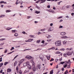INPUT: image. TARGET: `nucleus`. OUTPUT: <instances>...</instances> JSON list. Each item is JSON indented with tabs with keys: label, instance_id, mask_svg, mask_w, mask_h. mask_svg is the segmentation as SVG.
Returning <instances> with one entry per match:
<instances>
[{
	"label": "nucleus",
	"instance_id": "9",
	"mask_svg": "<svg viewBox=\"0 0 74 74\" xmlns=\"http://www.w3.org/2000/svg\"><path fill=\"white\" fill-rule=\"evenodd\" d=\"M60 34L62 36H64L66 35V32H62L60 33Z\"/></svg>",
	"mask_w": 74,
	"mask_h": 74
},
{
	"label": "nucleus",
	"instance_id": "52",
	"mask_svg": "<svg viewBox=\"0 0 74 74\" xmlns=\"http://www.w3.org/2000/svg\"><path fill=\"white\" fill-rule=\"evenodd\" d=\"M18 55H17L16 56L14 57V59H16V58H17V57H18Z\"/></svg>",
	"mask_w": 74,
	"mask_h": 74
},
{
	"label": "nucleus",
	"instance_id": "57",
	"mask_svg": "<svg viewBox=\"0 0 74 74\" xmlns=\"http://www.w3.org/2000/svg\"><path fill=\"white\" fill-rule=\"evenodd\" d=\"M40 1V0H39L36 2V3H38V2Z\"/></svg>",
	"mask_w": 74,
	"mask_h": 74
},
{
	"label": "nucleus",
	"instance_id": "64",
	"mask_svg": "<svg viewBox=\"0 0 74 74\" xmlns=\"http://www.w3.org/2000/svg\"><path fill=\"white\" fill-rule=\"evenodd\" d=\"M4 44V43H1V44L0 45H3Z\"/></svg>",
	"mask_w": 74,
	"mask_h": 74
},
{
	"label": "nucleus",
	"instance_id": "3",
	"mask_svg": "<svg viewBox=\"0 0 74 74\" xmlns=\"http://www.w3.org/2000/svg\"><path fill=\"white\" fill-rule=\"evenodd\" d=\"M70 38V37H69L66 36H62L61 37V38H62V39H66V40L68 39V38Z\"/></svg>",
	"mask_w": 74,
	"mask_h": 74
},
{
	"label": "nucleus",
	"instance_id": "16",
	"mask_svg": "<svg viewBox=\"0 0 74 74\" xmlns=\"http://www.w3.org/2000/svg\"><path fill=\"white\" fill-rule=\"evenodd\" d=\"M45 0H40V1H41V2L40 3V4L45 3Z\"/></svg>",
	"mask_w": 74,
	"mask_h": 74
},
{
	"label": "nucleus",
	"instance_id": "14",
	"mask_svg": "<svg viewBox=\"0 0 74 74\" xmlns=\"http://www.w3.org/2000/svg\"><path fill=\"white\" fill-rule=\"evenodd\" d=\"M46 36L47 37V38H50L52 37V36L51 35H47Z\"/></svg>",
	"mask_w": 74,
	"mask_h": 74
},
{
	"label": "nucleus",
	"instance_id": "6",
	"mask_svg": "<svg viewBox=\"0 0 74 74\" xmlns=\"http://www.w3.org/2000/svg\"><path fill=\"white\" fill-rule=\"evenodd\" d=\"M36 67L37 68H38L39 69H41V64L40 62H38V64L37 65Z\"/></svg>",
	"mask_w": 74,
	"mask_h": 74
},
{
	"label": "nucleus",
	"instance_id": "39",
	"mask_svg": "<svg viewBox=\"0 0 74 74\" xmlns=\"http://www.w3.org/2000/svg\"><path fill=\"white\" fill-rule=\"evenodd\" d=\"M67 63H69V64H70V63H71V62H70V60H69L68 62H67Z\"/></svg>",
	"mask_w": 74,
	"mask_h": 74
},
{
	"label": "nucleus",
	"instance_id": "2",
	"mask_svg": "<svg viewBox=\"0 0 74 74\" xmlns=\"http://www.w3.org/2000/svg\"><path fill=\"white\" fill-rule=\"evenodd\" d=\"M25 58L26 59H28V60H30V59L33 60L34 59V58H33V57H32V56H31L30 55L27 56L25 57Z\"/></svg>",
	"mask_w": 74,
	"mask_h": 74
},
{
	"label": "nucleus",
	"instance_id": "58",
	"mask_svg": "<svg viewBox=\"0 0 74 74\" xmlns=\"http://www.w3.org/2000/svg\"><path fill=\"white\" fill-rule=\"evenodd\" d=\"M63 18V16H61L60 17H58V19H60V18Z\"/></svg>",
	"mask_w": 74,
	"mask_h": 74
},
{
	"label": "nucleus",
	"instance_id": "60",
	"mask_svg": "<svg viewBox=\"0 0 74 74\" xmlns=\"http://www.w3.org/2000/svg\"><path fill=\"white\" fill-rule=\"evenodd\" d=\"M3 73V69H1L0 71V73Z\"/></svg>",
	"mask_w": 74,
	"mask_h": 74
},
{
	"label": "nucleus",
	"instance_id": "45",
	"mask_svg": "<svg viewBox=\"0 0 74 74\" xmlns=\"http://www.w3.org/2000/svg\"><path fill=\"white\" fill-rule=\"evenodd\" d=\"M64 57H67V55H66V54H64Z\"/></svg>",
	"mask_w": 74,
	"mask_h": 74
},
{
	"label": "nucleus",
	"instance_id": "19",
	"mask_svg": "<svg viewBox=\"0 0 74 74\" xmlns=\"http://www.w3.org/2000/svg\"><path fill=\"white\" fill-rule=\"evenodd\" d=\"M11 71V69H8L7 70V72L8 73H9V72H10Z\"/></svg>",
	"mask_w": 74,
	"mask_h": 74
},
{
	"label": "nucleus",
	"instance_id": "21",
	"mask_svg": "<svg viewBox=\"0 0 74 74\" xmlns=\"http://www.w3.org/2000/svg\"><path fill=\"white\" fill-rule=\"evenodd\" d=\"M29 37H31V38H33V37H34V35H29Z\"/></svg>",
	"mask_w": 74,
	"mask_h": 74
},
{
	"label": "nucleus",
	"instance_id": "62",
	"mask_svg": "<svg viewBox=\"0 0 74 74\" xmlns=\"http://www.w3.org/2000/svg\"><path fill=\"white\" fill-rule=\"evenodd\" d=\"M59 28L60 29V28H63V26H60L59 27Z\"/></svg>",
	"mask_w": 74,
	"mask_h": 74
},
{
	"label": "nucleus",
	"instance_id": "61",
	"mask_svg": "<svg viewBox=\"0 0 74 74\" xmlns=\"http://www.w3.org/2000/svg\"><path fill=\"white\" fill-rule=\"evenodd\" d=\"M3 63H1L0 64V66H3Z\"/></svg>",
	"mask_w": 74,
	"mask_h": 74
},
{
	"label": "nucleus",
	"instance_id": "30",
	"mask_svg": "<svg viewBox=\"0 0 74 74\" xmlns=\"http://www.w3.org/2000/svg\"><path fill=\"white\" fill-rule=\"evenodd\" d=\"M6 12H11V11L10 10H6Z\"/></svg>",
	"mask_w": 74,
	"mask_h": 74
},
{
	"label": "nucleus",
	"instance_id": "51",
	"mask_svg": "<svg viewBox=\"0 0 74 74\" xmlns=\"http://www.w3.org/2000/svg\"><path fill=\"white\" fill-rule=\"evenodd\" d=\"M5 53H7V50L6 49H5V50L4 51Z\"/></svg>",
	"mask_w": 74,
	"mask_h": 74
},
{
	"label": "nucleus",
	"instance_id": "56",
	"mask_svg": "<svg viewBox=\"0 0 74 74\" xmlns=\"http://www.w3.org/2000/svg\"><path fill=\"white\" fill-rule=\"evenodd\" d=\"M22 33H23L24 34H26V32H22Z\"/></svg>",
	"mask_w": 74,
	"mask_h": 74
},
{
	"label": "nucleus",
	"instance_id": "54",
	"mask_svg": "<svg viewBox=\"0 0 74 74\" xmlns=\"http://www.w3.org/2000/svg\"><path fill=\"white\" fill-rule=\"evenodd\" d=\"M64 63V62H61L60 64H63Z\"/></svg>",
	"mask_w": 74,
	"mask_h": 74
},
{
	"label": "nucleus",
	"instance_id": "8",
	"mask_svg": "<svg viewBox=\"0 0 74 74\" xmlns=\"http://www.w3.org/2000/svg\"><path fill=\"white\" fill-rule=\"evenodd\" d=\"M32 69L33 71H35L36 70V68L35 66V65H32Z\"/></svg>",
	"mask_w": 74,
	"mask_h": 74
},
{
	"label": "nucleus",
	"instance_id": "25",
	"mask_svg": "<svg viewBox=\"0 0 74 74\" xmlns=\"http://www.w3.org/2000/svg\"><path fill=\"white\" fill-rule=\"evenodd\" d=\"M51 27H50L49 29L48 30V32H51V31H52V29H51Z\"/></svg>",
	"mask_w": 74,
	"mask_h": 74
},
{
	"label": "nucleus",
	"instance_id": "33",
	"mask_svg": "<svg viewBox=\"0 0 74 74\" xmlns=\"http://www.w3.org/2000/svg\"><path fill=\"white\" fill-rule=\"evenodd\" d=\"M18 0H17L16 1L15 4H16V5H18Z\"/></svg>",
	"mask_w": 74,
	"mask_h": 74
},
{
	"label": "nucleus",
	"instance_id": "36",
	"mask_svg": "<svg viewBox=\"0 0 74 74\" xmlns=\"http://www.w3.org/2000/svg\"><path fill=\"white\" fill-rule=\"evenodd\" d=\"M51 41H52V39H48L47 40V42H51Z\"/></svg>",
	"mask_w": 74,
	"mask_h": 74
},
{
	"label": "nucleus",
	"instance_id": "40",
	"mask_svg": "<svg viewBox=\"0 0 74 74\" xmlns=\"http://www.w3.org/2000/svg\"><path fill=\"white\" fill-rule=\"evenodd\" d=\"M42 34V33H41V32H39L38 33H37V34H38V35H40V34Z\"/></svg>",
	"mask_w": 74,
	"mask_h": 74
},
{
	"label": "nucleus",
	"instance_id": "46",
	"mask_svg": "<svg viewBox=\"0 0 74 74\" xmlns=\"http://www.w3.org/2000/svg\"><path fill=\"white\" fill-rule=\"evenodd\" d=\"M65 8H66V6H64L62 7V9H63V10L64 9H65Z\"/></svg>",
	"mask_w": 74,
	"mask_h": 74
},
{
	"label": "nucleus",
	"instance_id": "50",
	"mask_svg": "<svg viewBox=\"0 0 74 74\" xmlns=\"http://www.w3.org/2000/svg\"><path fill=\"white\" fill-rule=\"evenodd\" d=\"M67 68H68V69L69 68H70V65H68L67 66Z\"/></svg>",
	"mask_w": 74,
	"mask_h": 74
},
{
	"label": "nucleus",
	"instance_id": "11",
	"mask_svg": "<svg viewBox=\"0 0 74 74\" xmlns=\"http://www.w3.org/2000/svg\"><path fill=\"white\" fill-rule=\"evenodd\" d=\"M27 67L29 69H31V68H32V66H31V65L29 64H28L27 65Z\"/></svg>",
	"mask_w": 74,
	"mask_h": 74
},
{
	"label": "nucleus",
	"instance_id": "49",
	"mask_svg": "<svg viewBox=\"0 0 74 74\" xmlns=\"http://www.w3.org/2000/svg\"><path fill=\"white\" fill-rule=\"evenodd\" d=\"M13 49H14V47H12L11 49H10V51H12Z\"/></svg>",
	"mask_w": 74,
	"mask_h": 74
},
{
	"label": "nucleus",
	"instance_id": "34",
	"mask_svg": "<svg viewBox=\"0 0 74 74\" xmlns=\"http://www.w3.org/2000/svg\"><path fill=\"white\" fill-rule=\"evenodd\" d=\"M55 53L56 54H60V53H61L59 52V51H58L57 52H56Z\"/></svg>",
	"mask_w": 74,
	"mask_h": 74
},
{
	"label": "nucleus",
	"instance_id": "48",
	"mask_svg": "<svg viewBox=\"0 0 74 74\" xmlns=\"http://www.w3.org/2000/svg\"><path fill=\"white\" fill-rule=\"evenodd\" d=\"M60 50H61V51H64L65 49L64 48H62V49H61Z\"/></svg>",
	"mask_w": 74,
	"mask_h": 74
},
{
	"label": "nucleus",
	"instance_id": "22",
	"mask_svg": "<svg viewBox=\"0 0 74 74\" xmlns=\"http://www.w3.org/2000/svg\"><path fill=\"white\" fill-rule=\"evenodd\" d=\"M12 29V28H10V27H8L6 29V30H10V29Z\"/></svg>",
	"mask_w": 74,
	"mask_h": 74
},
{
	"label": "nucleus",
	"instance_id": "7",
	"mask_svg": "<svg viewBox=\"0 0 74 74\" xmlns=\"http://www.w3.org/2000/svg\"><path fill=\"white\" fill-rule=\"evenodd\" d=\"M29 64V62L27 61L26 62V63H25L23 64V66H27V65Z\"/></svg>",
	"mask_w": 74,
	"mask_h": 74
},
{
	"label": "nucleus",
	"instance_id": "5",
	"mask_svg": "<svg viewBox=\"0 0 74 74\" xmlns=\"http://www.w3.org/2000/svg\"><path fill=\"white\" fill-rule=\"evenodd\" d=\"M39 58L42 60V61L44 60V56L42 54L40 55Z\"/></svg>",
	"mask_w": 74,
	"mask_h": 74
},
{
	"label": "nucleus",
	"instance_id": "31",
	"mask_svg": "<svg viewBox=\"0 0 74 74\" xmlns=\"http://www.w3.org/2000/svg\"><path fill=\"white\" fill-rule=\"evenodd\" d=\"M5 16V15H1L0 16V18H4Z\"/></svg>",
	"mask_w": 74,
	"mask_h": 74
},
{
	"label": "nucleus",
	"instance_id": "59",
	"mask_svg": "<svg viewBox=\"0 0 74 74\" xmlns=\"http://www.w3.org/2000/svg\"><path fill=\"white\" fill-rule=\"evenodd\" d=\"M38 23V21H34V23L35 24Z\"/></svg>",
	"mask_w": 74,
	"mask_h": 74
},
{
	"label": "nucleus",
	"instance_id": "41",
	"mask_svg": "<svg viewBox=\"0 0 74 74\" xmlns=\"http://www.w3.org/2000/svg\"><path fill=\"white\" fill-rule=\"evenodd\" d=\"M32 18L31 16H27V19H30V18Z\"/></svg>",
	"mask_w": 74,
	"mask_h": 74
},
{
	"label": "nucleus",
	"instance_id": "29",
	"mask_svg": "<svg viewBox=\"0 0 74 74\" xmlns=\"http://www.w3.org/2000/svg\"><path fill=\"white\" fill-rule=\"evenodd\" d=\"M5 38H1L0 39V41H3V40H5Z\"/></svg>",
	"mask_w": 74,
	"mask_h": 74
},
{
	"label": "nucleus",
	"instance_id": "13",
	"mask_svg": "<svg viewBox=\"0 0 74 74\" xmlns=\"http://www.w3.org/2000/svg\"><path fill=\"white\" fill-rule=\"evenodd\" d=\"M47 44L48 43H45L43 45H41L40 47H44L45 46V45H47Z\"/></svg>",
	"mask_w": 74,
	"mask_h": 74
},
{
	"label": "nucleus",
	"instance_id": "37",
	"mask_svg": "<svg viewBox=\"0 0 74 74\" xmlns=\"http://www.w3.org/2000/svg\"><path fill=\"white\" fill-rule=\"evenodd\" d=\"M70 7H71V6H70V5H68L66 6V8H70Z\"/></svg>",
	"mask_w": 74,
	"mask_h": 74
},
{
	"label": "nucleus",
	"instance_id": "20",
	"mask_svg": "<svg viewBox=\"0 0 74 74\" xmlns=\"http://www.w3.org/2000/svg\"><path fill=\"white\" fill-rule=\"evenodd\" d=\"M53 70H52L50 71V74H53Z\"/></svg>",
	"mask_w": 74,
	"mask_h": 74
},
{
	"label": "nucleus",
	"instance_id": "10",
	"mask_svg": "<svg viewBox=\"0 0 74 74\" xmlns=\"http://www.w3.org/2000/svg\"><path fill=\"white\" fill-rule=\"evenodd\" d=\"M66 55H67V56H69L70 55H72V53L71 52H68L67 53Z\"/></svg>",
	"mask_w": 74,
	"mask_h": 74
},
{
	"label": "nucleus",
	"instance_id": "26",
	"mask_svg": "<svg viewBox=\"0 0 74 74\" xmlns=\"http://www.w3.org/2000/svg\"><path fill=\"white\" fill-rule=\"evenodd\" d=\"M8 62H5L4 63V66H6V65H7V64H8Z\"/></svg>",
	"mask_w": 74,
	"mask_h": 74
},
{
	"label": "nucleus",
	"instance_id": "35",
	"mask_svg": "<svg viewBox=\"0 0 74 74\" xmlns=\"http://www.w3.org/2000/svg\"><path fill=\"white\" fill-rule=\"evenodd\" d=\"M18 36V34L17 33H16L14 34V36H15L16 37H17Z\"/></svg>",
	"mask_w": 74,
	"mask_h": 74
},
{
	"label": "nucleus",
	"instance_id": "63",
	"mask_svg": "<svg viewBox=\"0 0 74 74\" xmlns=\"http://www.w3.org/2000/svg\"><path fill=\"white\" fill-rule=\"evenodd\" d=\"M58 60H59L58 59H56V62H58Z\"/></svg>",
	"mask_w": 74,
	"mask_h": 74
},
{
	"label": "nucleus",
	"instance_id": "24",
	"mask_svg": "<svg viewBox=\"0 0 74 74\" xmlns=\"http://www.w3.org/2000/svg\"><path fill=\"white\" fill-rule=\"evenodd\" d=\"M16 72L17 73H18L19 72V71H18V66H16Z\"/></svg>",
	"mask_w": 74,
	"mask_h": 74
},
{
	"label": "nucleus",
	"instance_id": "38",
	"mask_svg": "<svg viewBox=\"0 0 74 74\" xmlns=\"http://www.w3.org/2000/svg\"><path fill=\"white\" fill-rule=\"evenodd\" d=\"M71 49L72 48L70 49V48H67L66 49V50L67 51H71Z\"/></svg>",
	"mask_w": 74,
	"mask_h": 74
},
{
	"label": "nucleus",
	"instance_id": "47",
	"mask_svg": "<svg viewBox=\"0 0 74 74\" xmlns=\"http://www.w3.org/2000/svg\"><path fill=\"white\" fill-rule=\"evenodd\" d=\"M30 49H26L24 51H26V50H30Z\"/></svg>",
	"mask_w": 74,
	"mask_h": 74
},
{
	"label": "nucleus",
	"instance_id": "55",
	"mask_svg": "<svg viewBox=\"0 0 74 74\" xmlns=\"http://www.w3.org/2000/svg\"><path fill=\"white\" fill-rule=\"evenodd\" d=\"M19 47H21V46H17L15 48H19Z\"/></svg>",
	"mask_w": 74,
	"mask_h": 74
},
{
	"label": "nucleus",
	"instance_id": "28",
	"mask_svg": "<svg viewBox=\"0 0 74 74\" xmlns=\"http://www.w3.org/2000/svg\"><path fill=\"white\" fill-rule=\"evenodd\" d=\"M35 13H36V14H40V12L36 11L35 12Z\"/></svg>",
	"mask_w": 74,
	"mask_h": 74
},
{
	"label": "nucleus",
	"instance_id": "27",
	"mask_svg": "<svg viewBox=\"0 0 74 74\" xmlns=\"http://www.w3.org/2000/svg\"><path fill=\"white\" fill-rule=\"evenodd\" d=\"M41 32H44V31H45V30H46V28H44L43 29H41Z\"/></svg>",
	"mask_w": 74,
	"mask_h": 74
},
{
	"label": "nucleus",
	"instance_id": "1",
	"mask_svg": "<svg viewBox=\"0 0 74 74\" xmlns=\"http://www.w3.org/2000/svg\"><path fill=\"white\" fill-rule=\"evenodd\" d=\"M55 45L57 47H59L62 45V43H61V41L58 40L56 41L55 43Z\"/></svg>",
	"mask_w": 74,
	"mask_h": 74
},
{
	"label": "nucleus",
	"instance_id": "32",
	"mask_svg": "<svg viewBox=\"0 0 74 74\" xmlns=\"http://www.w3.org/2000/svg\"><path fill=\"white\" fill-rule=\"evenodd\" d=\"M17 64V61H16L14 63V66H15L16 64Z\"/></svg>",
	"mask_w": 74,
	"mask_h": 74
},
{
	"label": "nucleus",
	"instance_id": "23",
	"mask_svg": "<svg viewBox=\"0 0 74 74\" xmlns=\"http://www.w3.org/2000/svg\"><path fill=\"white\" fill-rule=\"evenodd\" d=\"M33 40V39H29L28 40V41H29V42H31Z\"/></svg>",
	"mask_w": 74,
	"mask_h": 74
},
{
	"label": "nucleus",
	"instance_id": "12",
	"mask_svg": "<svg viewBox=\"0 0 74 74\" xmlns=\"http://www.w3.org/2000/svg\"><path fill=\"white\" fill-rule=\"evenodd\" d=\"M67 40H64V41L62 42L63 43V44H64V45H65V44H66V43H67Z\"/></svg>",
	"mask_w": 74,
	"mask_h": 74
},
{
	"label": "nucleus",
	"instance_id": "42",
	"mask_svg": "<svg viewBox=\"0 0 74 74\" xmlns=\"http://www.w3.org/2000/svg\"><path fill=\"white\" fill-rule=\"evenodd\" d=\"M3 59L2 57L0 58V62H2V60H3V59Z\"/></svg>",
	"mask_w": 74,
	"mask_h": 74
},
{
	"label": "nucleus",
	"instance_id": "4",
	"mask_svg": "<svg viewBox=\"0 0 74 74\" xmlns=\"http://www.w3.org/2000/svg\"><path fill=\"white\" fill-rule=\"evenodd\" d=\"M25 59H23L22 60H21L19 62V63L18 64V66H20V65L25 61Z\"/></svg>",
	"mask_w": 74,
	"mask_h": 74
},
{
	"label": "nucleus",
	"instance_id": "44",
	"mask_svg": "<svg viewBox=\"0 0 74 74\" xmlns=\"http://www.w3.org/2000/svg\"><path fill=\"white\" fill-rule=\"evenodd\" d=\"M67 66V64H66L64 66V68H66V67Z\"/></svg>",
	"mask_w": 74,
	"mask_h": 74
},
{
	"label": "nucleus",
	"instance_id": "53",
	"mask_svg": "<svg viewBox=\"0 0 74 74\" xmlns=\"http://www.w3.org/2000/svg\"><path fill=\"white\" fill-rule=\"evenodd\" d=\"M19 73L20 74H22V71H19Z\"/></svg>",
	"mask_w": 74,
	"mask_h": 74
},
{
	"label": "nucleus",
	"instance_id": "15",
	"mask_svg": "<svg viewBox=\"0 0 74 74\" xmlns=\"http://www.w3.org/2000/svg\"><path fill=\"white\" fill-rule=\"evenodd\" d=\"M31 62L32 64V66L33 65H35V63L34 62V61L32 60H31Z\"/></svg>",
	"mask_w": 74,
	"mask_h": 74
},
{
	"label": "nucleus",
	"instance_id": "17",
	"mask_svg": "<svg viewBox=\"0 0 74 74\" xmlns=\"http://www.w3.org/2000/svg\"><path fill=\"white\" fill-rule=\"evenodd\" d=\"M46 57L47 59L48 60H49L50 59V58H51V57H50V55H49V56H46Z\"/></svg>",
	"mask_w": 74,
	"mask_h": 74
},
{
	"label": "nucleus",
	"instance_id": "43",
	"mask_svg": "<svg viewBox=\"0 0 74 74\" xmlns=\"http://www.w3.org/2000/svg\"><path fill=\"white\" fill-rule=\"evenodd\" d=\"M40 40H38L36 41V43H40Z\"/></svg>",
	"mask_w": 74,
	"mask_h": 74
},
{
	"label": "nucleus",
	"instance_id": "18",
	"mask_svg": "<svg viewBox=\"0 0 74 74\" xmlns=\"http://www.w3.org/2000/svg\"><path fill=\"white\" fill-rule=\"evenodd\" d=\"M17 32V31H16V30H12V33H16Z\"/></svg>",
	"mask_w": 74,
	"mask_h": 74
}]
</instances>
